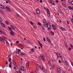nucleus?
I'll list each match as a JSON object with an SVG mask.
<instances>
[{"label":"nucleus","instance_id":"obj_1","mask_svg":"<svg viewBox=\"0 0 73 73\" xmlns=\"http://www.w3.org/2000/svg\"><path fill=\"white\" fill-rule=\"evenodd\" d=\"M42 22L43 23V25L46 27H47L48 30H50L51 28V25L49 23H46V20L44 19L43 20Z\"/></svg>","mask_w":73,"mask_h":73},{"label":"nucleus","instance_id":"obj_2","mask_svg":"<svg viewBox=\"0 0 73 73\" xmlns=\"http://www.w3.org/2000/svg\"><path fill=\"white\" fill-rule=\"evenodd\" d=\"M39 58L40 60H42L43 61H45V58L42 54H41L40 55V56L39 57Z\"/></svg>","mask_w":73,"mask_h":73},{"label":"nucleus","instance_id":"obj_3","mask_svg":"<svg viewBox=\"0 0 73 73\" xmlns=\"http://www.w3.org/2000/svg\"><path fill=\"white\" fill-rule=\"evenodd\" d=\"M5 9L7 10V11L8 12H10V11H11V9H10V8H9V7L8 6H6L5 7Z\"/></svg>","mask_w":73,"mask_h":73},{"label":"nucleus","instance_id":"obj_4","mask_svg":"<svg viewBox=\"0 0 73 73\" xmlns=\"http://www.w3.org/2000/svg\"><path fill=\"white\" fill-rule=\"evenodd\" d=\"M50 2L51 5H55V3H54V2L53 1L50 0Z\"/></svg>","mask_w":73,"mask_h":73},{"label":"nucleus","instance_id":"obj_5","mask_svg":"<svg viewBox=\"0 0 73 73\" xmlns=\"http://www.w3.org/2000/svg\"><path fill=\"white\" fill-rule=\"evenodd\" d=\"M36 13L37 14H40V11L38 9H37L36 10Z\"/></svg>","mask_w":73,"mask_h":73},{"label":"nucleus","instance_id":"obj_6","mask_svg":"<svg viewBox=\"0 0 73 73\" xmlns=\"http://www.w3.org/2000/svg\"><path fill=\"white\" fill-rule=\"evenodd\" d=\"M56 54L58 57H60V58H62V56L61 55V54L60 53L56 52Z\"/></svg>","mask_w":73,"mask_h":73},{"label":"nucleus","instance_id":"obj_7","mask_svg":"<svg viewBox=\"0 0 73 73\" xmlns=\"http://www.w3.org/2000/svg\"><path fill=\"white\" fill-rule=\"evenodd\" d=\"M23 70L24 72H25L26 71L25 68L23 66H22L21 68V70Z\"/></svg>","mask_w":73,"mask_h":73},{"label":"nucleus","instance_id":"obj_8","mask_svg":"<svg viewBox=\"0 0 73 73\" xmlns=\"http://www.w3.org/2000/svg\"><path fill=\"white\" fill-rule=\"evenodd\" d=\"M46 11H47V12L48 14L49 15H48V16H50V11H49V9H46Z\"/></svg>","mask_w":73,"mask_h":73},{"label":"nucleus","instance_id":"obj_9","mask_svg":"<svg viewBox=\"0 0 73 73\" xmlns=\"http://www.w3.org/2000/svg\"><path fill=\"white\" fill-rule=\"evenodd\" d=\"M10 27L13 29V30H14V31H15V27H13V25H10Z\"/></svg>","mask_w":73,"mask_h":73},{"label":"nucleus","instance_id":"obj_10","mask_svg":"<svg viewBox=\"0 0 73 73\" xmlns=\"http://www.w3.org/2000/svg\"><path fill=\"white\" fill-rule=\"evenodd\" d=\"M46 39H47V40L48 41V42H49L50 44H52V42H51V41L50 40H49V38L47 37Z\"/></svg>","mask_w":73,"mask_h":73},{"label":"nucleus","instance_id":"obj_11","mask_svg":"<svg viewBox=\"0 0 73 73\" xmlns=\"http://www.w3.org/2000/svg\"><path fill=\"white\" fill-rule=\"evenodd\" d=\"M38 42L39 44V45H40V46L41 47V48H42V44H41V42H40V41L39 40H38Z\"/></svg>","mask_w":73,"mask_h":73},{"label":"nucleus","instance_id":"obj_12","mask_svg":"<svg viewBox=\"0 0 73 73\" xmlns=\"http://www.w3.org/2000/svg\"><path fill=\"white\" fill-rule=\"evenodd\" d=\"M0 23H1V25L2 26V27H3V28H5V26L4 25V24L2 23V22H0Z\"/></svg>","mask_w":73,"mask_h":73},{"label":"nucleus","instance_id":"obj_13","mask_svg":"<svg viewBox=\"0 0 73 73\" xmlns=\"http://www.w3.org/2000/svg\"><path fill=\"white\" fill-rule=\"evenodd\" d=\"M43 71L44 72V73H47V70H46V69H45L44 68H43V69H42Z\"/></svg>","mask_w":73,"mask_h":73},{"label":"nucleus","instance_id":"obj_14","mask_svg":"<svg viewBox=\"0 0 73 73\" xmlns=\"http://www.w3.org/2000/svg\"><path fill=\"white\" fill-rule=\"evenodd\" d=\"M58 73H61V69L60 68H58L57 69Z\"/></svg>","mask_w":73,"mask_h":73},{"label":"nucleus","instance_id":"obj_15","mask_svg":"<svg viewBox=\"0 0 73 73\" xmlns=\"http://www.w3.org/2000/svg\"><path fill=\"white\" fill-rule=\"evenodd\" d=\"M10 34L11 35H12V36H14L15 35V33L13 32H12V31H10Z\"/></svg>","mask_w":73,"mask_h":73},{"label":"nucleus","instance_id":"obj_16","mask_svg":"<svg viewBox=\"0 0 73 73\" xmlns=\"http://www.w3.org/2000/svg\"><path fill=\"white\" fill-rule=\"evenodd\" d=\"M8 29L10 32L12 31V28H11L10 27H8Z\"/></svg>","mask_w":73,"mask_h":73},{"label":"nucleus","instance_id":"obj_17","mask_svg":"<svg viewBox=\"0 0 73 73\" xmlns=\"http://www.w3.org/2000/svg\"><path fill=\"white\" fill-rule=\"evenodd\" d=\"M61 29H62V30L63 31H66V29H65V28H63V27H60Z\"/></svg>","mask_w":73,"mask_h":73},{"label":"nucleus","instance_id":"obj_18","mask_svg":"<svg viewBox=\"0 0 73 73\" xmlns=\"http://www.w3.org/2000/svg\"><path fill=\"white\" fill-rule=\"evenodd\" d=\"M52 27L54 29V30H56V27L55 26H53V25H52Z\"/></svg>","mask_w":73,"mask_h":73},{"label":"nucleus","instance_id":"obj_19","mask_svg":"<svg viewBox=\"0 0 73 73\" xmlns=\"http://www.w3.org/2000/svg\"><path fill=\"white\" fill-rule=\"evenodd\" d=\"M38 67L40 68L41 69H43V67L42 66H41V65L38 66Z\"/></svg>","mask_w":73,"mask_h":73},{"label":"nucleus","instance_id":"obj_20","mask_svg":"<svg viewBox=\"0 0 73 73\" xmlns=\"http://www.w3.org/2000/svg\"><path fill=\"white\" fill-rule=\"evenodd\" d=\"M65 62L66 65H68H68H69V63H68V61H65Z\"/></svg>","mask_w":73,"mask_h":73},{"label":"nucleus","instance_id":"obj_21","mask_svg":"<svg viewBox=\"0 0 73 73\" xmlns=\"http://www.w3.org/2000/svg\"><path fill=\"white\" fill-rule=\"evenodd\" d=\"M0 8H1L2 9H5V7H4L3 5H1L0 7Z\"/></svg>","mask_w":73,"mask_h":73},{"label":"nucleus","instance_id":"obj_22","mask_svg":"<svg viewBox=\"0 0 73 73\" xmlns=\"http://www.w3.org/2000/svg\"><path fill=\"white\" fill-rule=\"evenodd\" d=\"M9 68H11L12 67V62H11L9 64Z\"/></svg>","mask_w":73,"mask_h":73},{"label":"nucleus","instance_id":"obj_23","mask_svg":"<svg viewBox=\"0 0 73 73\" xmlns=\"http://www.w3.org/2000/svg\"><path fill=\"white\" fill-rule=\"evenodd\" d=\"M24 54H25V53H23V52H21V55L22 56H23Z\"/></svg>","mask_w":73,"mask_h":73},{"label":"nucleus","instance_id":"obj_24","mask_svg":"<svg viewBox=\"0 0 73 73\" xmlns=\"http://www.w3.org/2000/svg\"><path fill=\"white\" fill-rule=\"evenodd\" d=\"M51 35H54V33H53V32L52 31L51 32Z\"/></svg>","mask_w":73,"mask_h":73},{"label":"nucleus","instance_id":"obj_25","mask_svg":"<svg viewBox=\"0 0 73 73\" xmlns=\"http://www.w3.org/2000/svg\"><path fill=\"white\" fill-rule=\"evenodd\" d=\"M58 9V11L60 13H61V10L60 9Z\"/></svg>","mask_w":73,"mask_h":73},{"label":"nucleus","instance_id":"obj_26","mask_svg":"<svg viewBox=\"0 0 73 73\" xmlns=\"http://www.w3.org/2000/svg\"><path fill=\"white\" fill-rule=\"evenodd\" d=\"M16 16L17 17H19V18H20V16L19 14H17L16 15Z\"/></svg>","mask_w":73,"mask_h":73},{"label":"nucleus","instance_id":"obj_27","mask_svg":"<svg viewBox=\"0 0 73 73\" xmlns=\"http://www.w3.org/2000/svg\"><path fill=\"white\" fill-rule=\"evenodd\" d=\"M31 51H32V52H35V49H34V48H33L32 49H31Z\"/></svg>","mask_w":73,"mask_h":73},{"label":"nucleus","instance_id":"obj_28","mask_svg":"<svg viewBox=\"0 0 73 73\" xmlns=\"http://www.w3.org/2000/svg\"><path fill=\"white\" fill-rule=\"evenodd\" d=\"M48 64L49 65H51V63L50 62V61H48Z\"/></svg>","mask_w":73,"mask_h":73},{"label":"nucleus","instance_id":"obj_29","mask_svg":"<svg viewBox=\"0 0 73 73\" xmlns=\"http://www.w3.org/2000/svg\"><path fill=\"white\" fill-rule=\"evenodd\" d=\"M0 41H3V38L1 37H0Z\"/></svg>","mask_w":73,"mask_h":73},{"label":"nucleus","instance_id":"obj_30","mask_svg":"<svg viewBox=\"0 0 73 73\" xmlns=\"http://www.w3.org/2000/svg\"><path fill=\"white\" fill-rule=\"evenodd\" d=\"M0 34L1 35H2V34H3V33H2V31H1V30L0 29Z\"/></svg>","mask_w":73,"mask_h":73},{"label":"nucleus","instance_id":"obj_31","mask_svg":"<svg viewBox=\"0 0 73 73\" xmlns=\"http://www.w3.org/2000/svg\"><path fill=\"white\" fill-rule=\"evenodd\" d=\"M11 58H9V62H11Z\"/></svg>","mask_w":73,"mask_h":73},{"label":"nucleus","instance_id":"obj_32","mask_svg":"<svg viewBox=\"0 0 73 73\" xmlns=\"http://www.w3.org/2000/svg\"><path fill=\"white\" fill-rule=\"evenodd\" d=\"M38 25H40V26H41V23H40L39 22H38Z\"/></svg>","mask_w":73,"mask_h":73},{"label":"nucleus","instance_id":"obj_33","mask_svg":"<svg viewBox=\"0 0 73 73\" xmlns=\"http://www.w3.org/2000/svg\"><path fill=\"white\" fill-rule=\"evenodd\" d=\"M3 42L5 44H6L7 43V41L5 40H3Z\"/></svg>","mask_w":73,"mask_h":73},{"label":"nucleus","instance_id":"obj_34","mask_svg":"<svg viewBox=\"0 0 73 73\" xmlns=\"http://www.w3.org/2000/svg\"><path fill=\"white\" fill-rule=\"evenodd\" d=\"M68 8L69 9H72V7H71L70 6H68Z\"/></svg>","mask_w":73,"mask_h":73},{"label":"nucleus","instance_id":"obj_35","mask_svg":"<svg viewBox=\"0 0 73 73\" xmlns=\"http://www.w3.org/2000/svg\"><path fill=\"white\" fill-rule=\"evenodd\" d=\"M17 73H21V72H20V70H18L17 71Z\"/></svg>","mask_w":73,"mask_h":73},{"label":"nucleus","instance_id":"obj_36","mask_svg":"<svg viewBox=\"0 0 73 73\" xmlns=\"http://www.w3.org/2000/svg\"><path fill=\"white\" fill-rule=\"evenodd\" d=\"M70 45L71 47V48H72V49H73V46L72 45V44H70Z\"/></svg>","mask_w":73,"mask_h":73},{"label":"nucleus","instance_id":"obj_37","mask_svg":"<svg viewBox=\"0 0 73 73\" xmlns=\"http://www.w3.org/2000/svg\"><path fill=\"white\" fill-rule=\"evenodd\" d=\"M71 4L72 5H73V1H72L71 2Z\"/></svg>","mask_w":73,"mask_h":73},{"label":"nucleus","instance_id":"obj_38","mask_svg":"<svg viewBox=\"0 0 73 73\" xmlns=\"http://www.w3.org/2000/svg\"><path fill=\"white\" fill-rule=\"evenodd\" d=\"M30 24H31V25H33V22H32V21H31L30 22Z\"/></svg>","mask_w":73,"mask_h":73},{"label":"nucleus","instance_id":"obj_39","mask_svg":"<svg viewBox=\"0 0 73 73\" xmlns=\"http://www.w3.org/2000/svg\"><path fill=\"white\" fill-rule=\"evenodd\" d=\"M7 24V25H8L9 24V23H8V21H7L6 22Z\"/></svg>","mask_w":73,"mask_h":73},{"label":"nucleus","instance_id":"obj_40","mask_svg":"<svg viewBox=\"0 0 73 73\" xmlns=\"http://www.w3.org/2000/svg\"><path fill=\"white\" fill-rule=\"evenodd\" d=\"M33 28H34V29H36V26L35 25H33Z\"/></svg>","mask_w":73,"mask_h":73},{"label":"nucleus","instance_id":"obj_41","mask_svg":"<svg viewBox=\"0 0 73 73\" xmlns=\"http://www.w3.org/2000/svg\"><path fill=\"white\" fill-rule=\"evenodd\" d=\"M38 69L36 68V73H37L38 72Z\"/></svg>","mask_w":73,"mask_h":73},{"label":"nucleus","instance_id":"obj_42","mask_svg":"<svg viewBox=\"0 0 73 73\" xmlns=\"http://www.w3.org/2000/svg\"><path fill=\"white\" fill-rule=\"evenodd\" d=\"M67 24H69V21H67Z\"/></svg>","mask_w":73,"mask_h":73},{"label":"nucleus","instance_id":"obj_43","mask_svg":"<svg viewBox=\"0 0 73 73\" xmlns=\"http://www.w3.org/2000/svg\"><path fill=\"white\" fill-rule=\"evenodd\" d=\"M18 52H20L21 51V50H20V49H18Z\"/></svg>","mask_w":73,"mask_h":73},{"label":"nucleus","instance_id":"obj_44","mask_svg":"<svg viewBox=\"0 0 73 73\" xmlns=\"http://www.w3.org/2000/svg\"><path fill=\"white\" fill-rule=\"evenodd\" d=\"M11 54H9L8 56V58H9L10 57H11Z\"/></svg>","mask_w":73,"mask_h":73},{"label":"nucleus","instance_id":"obj_45","mask_svg":"<svg viewBox=\"0 0 73 73\" xmlns=\"http://www.w3.org/2000/svg\"><path fill=\"white\" fill-rule=\"evenodd\" d=\"M43 40L44 41H45L46 40H45V38H43Z\"/></svg>","mask_w":73,"mask_h":73},{"label":"nucleus","instance_id":"obj_46","mask_svg":"<svg viewBox=\"0 0 73 73\" xmlns=\"http://www.w3.org/2000/svg\"><path fill=\"white\" fill-rule=\"evenodd\" d=\"M7 1L9 3H11V1H10V0H7Z\"/></svg>","mask_w":73,"mask_h":73},{"label":"nucleus","instance_id":"obj_47","mask_svg":"<svg viewBox=\"0 0 73 73\" xmlns=\"http://www.w3.org/2000/svg\"><path fill=\"white\" fill-rule=\"evenodd\" d=\"M71 1L70 0H68V3H71Z\"/></svg>","mask_w":73,"mask_h":73},{"label":"nucleus","instance_id":"obj_48","mask_svg":"<svg viewBox=\"0 0 73 73\" xmlns=\"http://www.w3.org/2000/svg\"><path fill=\"white\" fill-rule=\"evenodd\" d=\"M14 65L15 67H16L17 66V65H16V64H14Z\"/></svg>","mask_w":73,"mask_h":73},{"label":"nucleus","instance_id":"obj_49","mask_svg":"<svg viewBox=\"0 0 73 73\" xmlns=\"http://www.w3.org/2000/svg\"><path fill=\"white\" fill-rule=\"evenodd\" d=\"M6 65H8V61H6Z\"/></svg>","mask_w":73,"mask_h":73},{"label":"nucleus","instance_id":"obj_50","mask_svg":"<svg viewBox=\"0 0 73 73\" xmlns=\"http://www.w3.org/2000/svg\"><path fill=\"white\" fill-rule=\"evenodd\" d=\"M68 49L69 50H71V48H68Z\"/></svg>","mask_w":73,"mask_h":73},{"label":"nucleus","instance_id":"obj_51","mask_svg":"<svg viewBox=\"0 0 73 73\" xmlns=\"http://www.w3.org/2000/svg\"><path fill=\"white\" fill-rule=\"evenodd\" d=\"M42 0H40V2L41 3H42Z\"/></svg>","mask_w":73,"mask_h":73},{"label":"nucleus","instance_id":"obj_52","mask_svg":"<svg viewBox=\"0 0 73 73\" xmlns=\"http://www.w3.org/2000/svg\"><path fill=\"white\" fill-rule=\"evenodd\" d=\"M42 28L43 30H44V27L43 26H42Z\"/></svg>","mask_w":73,"mask_h":73},{"label":"nucleus","instance_id":"obj_53","mask_svg":"<svg viewBox=\"0 0 73 73\" xmlns=\"http://www.w3.org/2000/svg\"><path fill=\"white\" fill-rule=\"evenodd\" d=\"M6 43L7 45H9V43H8V42H6Z\"/></svg>","mask_w":73,"mask_h":73},{"label":"nucleus","instance_id":"obj_54","mask_svg":"<svg viewBox=\"0 0 73 73\" xmlns=\"http://www.w3.org/2000/svg\"><path fill=\"white\" fill-rule=\"evenodd\" d=\"M56 3H58V0H56Z\"/></svg>","mask_w":73,"mask_h":73},{"label":"nucleus","instance_id":"obj_55","mask_svg":"<svg viewBox=\"0 0 73 73\" xmlns=\"http://www.w3.org/2000/svg\"><path fill=\"white\" fill-rule=\"evenodd\" d=\"M71 21H72V23H73V19H71Z\"/></svg>","mask_w":73,"mask_h":73},{"label":"nucleus","instance_id":"obj_56","mask_svg":"<svg viewBox=\"0 0 73 73\" xmlns=\"http://www.w3.org/2000/svg\"><path fill=\"white\" fill-rule=\"evenodd\" d=\"M16 43H19V41H17L16 42Z\"/></svg>","mask_w":73,"mask_h":73},{"label":"nucleus","instance_id":"obj_57","mask_svg":"<svg viewBox=\"0 0 73 73\" xmlns=\"http://www.w3.org/2000/svg\"><path fill=\"white\" fill-rule=\"evenodd\" d=\"M19 45H20V46H21V45H22V44L20 43L19 44Z\"/></svg>","mask_w":73,"mask_h":73},{"label":"nucleus","instance_id":"obj_58","mask_svg":"<svg viewBox=\"0 0 73 73\" xmlns=\"http://www.w3.org/2000/svg\"><path fill=\"white\" fill-rule=\"evenodd\" d=\"M15 61H14V60H13V64L15 63Z\"/></svg>","mask_w":73,"mask_h":73},{"label":"nucleus","instance_id":"obj_59","mask_svg":"<svg viewBox=\"0 0 73 73\" xmlns=\"http://www.w3.org/2000/svg\"><path fill=\"white\" fill-rule=\"evenodd\" d=\"M29 64V62H28L26 63V64Z\"/></svg>","mask_w":73,"mask_h":73},{"label":"nucleus","instance_id":"obj_60","mask_svg":"<svg viewBox=\"0 0 73 73\" xmlns=\"http://www.w3.org/2000/svg\"><path fill=\"white\" fill-rule=\"evenodd\" d=\"M11 46H12V42L11 43Z\"/></svg>","mask_w":73,"mask_h":73},{"label":"nucleus","instance_id":"obj_61","mask_svg":"<svg viewBox=\"0 0 73 73\" xmlns=\"http://www.w3.org/2000/svg\"><path fill=\"white\" fill-rule=\"evenodd\" d=\"M59 63H61V61L60 60H59Z\"/></svg>","mask_w":73,"mask_h":73},{"label":"nucleus","instance_id":"obj_62","mask_svg":"<svg viewBox=\"0 0 73 73\" xmlns=\"http://www.w3.org/2000/svg\"><path fill=\"white\" fill-rule=\"evenodd\" d=\"M4 40H6V38L4 37Z\"/></svg>","mask_w":73,"mask_h":73},{"label":"nucleus","instance_id":"obj_63","mask_svg":"<svg viewBox=\"0 0 73 73\" xmlns=\"http://www.w3.org/2000/svg\"><path fill=\"white\" fill-rule=\"evenodd\" d=\"M16 64L15 62V63H13V65H15V64Z\"/></svg>","mask_w":73,"mask_h":73},{"label":"nucleus","instance_id":"obj_64","mask_svg":"<svg viewBox=\"0 0 73 73\" xmlns=\"http://www.w3.org/2000/svg\"><path fill=\"white\" fill-rule=\"evenodd\" d=\"M71 10H73V7H72L71 8Z\"/></svg>","mask_w":73,"mask_h":73}]
</instances>
